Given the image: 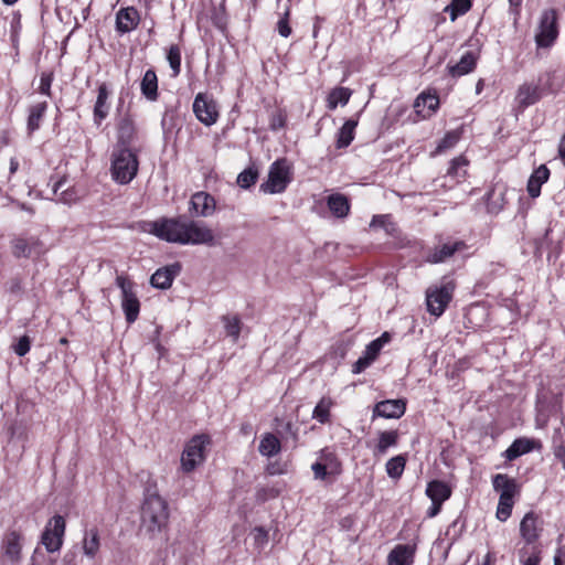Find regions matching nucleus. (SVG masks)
Returning <instances> with one entry per match:
<instances>
[{"label":"nucleus","mask_w":565,"mask_h":565,"mask_svg":"<svg viewBox=\"0 0 565 565\" xmlns=\"http://www.w3.org/2000/svg\"><path fill=\"white\" fill-rule=\"evenodd\" d=\"M513 499L514 498H504V497L499 498V503H498V508H497V518L500 521L504 522L511 516L512 509L514 505Z\"/></svg>","instance_id":"nucleus-44"},{"label":"nucleus","mask_w":565,"mask_h":565,"mask_svg":"<svg viewBox=\"0 0 565 565\" xmlns=\"http://www.w3.org/2000/svg\"><path fill=\"white\" fill-rule=\"evenodd\" d=\"M167 60L173 72V76H178L181 72V50L178 45L173 44L169 47Z\"/></svg>","instance_id":"nucleus-43"},{"label":"nucleus","mask_w":565,"mask_h":565,"mask_svg":"<svg viewBox=\"0 0 565 565\" xmlns=\"http://www.w3.org/2000/svg\"><path fill=\"white\" fill-rule=\"evenodd\" d=\"M285 161H275L270 166L268 179L260 185V190L270 194L282 192L290 181Z\"/></svg>","instance_id":"nucleus-9"},{"label":"nucleus","mask_w":565,"mask_h":565,"mask_svg":"<svg viewBox=\"0 0 565 565\" xmlns=\"http://www.w3.org/2000/svg\"><path fill=\"white\" fill-rule=\"evenodd\" d=\"M461 132L459 130L448 131L445 137L440 140L436 148L437 153H441L447 149L455 147V145L460 140Z\"/></svg>","instance_id":"nucleus-46"},{"label":"nucleus","mask_w":565,"mask_h":565,"mask_svg":"<svg viewBox=\"0 0 565 565\" xmlns=\"http://www.w3.org/2000/svg\"><path fill=\"white\" fill-rule=\"evenodd\" d=\"M381 350H382V347H381L380 341L373 340L366 345L363 354L373 362L377 358Z\"/></svg>","instance_id":"nucleus-51"},{"label":"nucleus","mask_w":565,"mask_h":565,"mask_svg":"<svg viewBox=\"0 0 565 565\" xmlns=\"http://www.w3.org/2000/svg\"><path fill=\"white\" fill-rule=\"evenodd\" d=\"M253 537L255 544L258 547H263L268 541V532L262 526L255 527L253 531Z\"/></svg>","instance_id":"nucleus-54"},{"label":"nucleus","mask_w":565,"mask_h":565,"mask_svg":"<svg viewBox=\"0 0 565 565\" xmlns=\"http://www.w3.org/2000/svg\"><path fill=\"white\" fill-rule=\"evenodd\" d=\"M540 559L541 558L539 553L534 552L526 559L523 561V565H539Z\"/></svg>","instance_id":"nucleus-61"},{"label":"nucleus","mask_w":565,"mask_h":565,"mask_svg":"<svg viewBox=\"0 0 565 565\" xmlns=\"http://www.w3.org/2000/svg\"><path fill=\"white\" fill-rule=\"evenodd\" d=\"M109 98V90L106 84H100L98 87V94L94 106V121L97 125L108 116L109 105L107 103Z\"/></svg>","instance_id":"nucleus-25"},{"label":"nucleus","mask_w":565,"mask_h":565,"mask_svg":"<svg viewBox=\"0 0 565 565\" xmlns=\"http://www.w3.org/2000/svg\"><path fill=\"white\" fill-rule=\"evenodd\" d=\"M415 548L399 544L396 545L387 556L388 565H412L414 562Z\"/></svg>","instance_id":"nucleus-22"},{"label":"nucleus","mask_w":565,"mask_h":565,"mask_svg":"<svg viewBox=\"0 0 565 565\" xmlns=\"http://www.w3.org/2000/svg\"><path fill=\"white\" fill-rule=\"evenodd\" d=\"M224 328L226 334L234 341H237L241 333V320L237 316H224L223 317Z\"/></svg>","instance_id":"nucleus-42"},{"label":"nucleus","mask_w":565,"mask_h":565,"mask_svg":"<svg viewBox=\"0 0 565 565\" xmlns=\"http://www.w3.org/2000/svg\"><path fill=\"white\" fill-rule=\"evenodd\" d=\"M522 1L523 0H509L510 12L514 15L515 19L520 14V9H521V6H522Z\"/></svg>","instance_id":"nucleus-59"},{"label":"nucleus","mask_w":565,"mask_h":565,"mask_svg":"<svg viewBox=\"0 0 565 565\" xmlns=\"http://www.w3.org/2000/svg\"><path fill=\"white\" fill-rule=\"evenodd\" d=\"M443 502L431 501V507L427 510L428 518H435L441 510Z\"/></svg>","instance_id":"nucleus-58"},{"label":"nucleus","mask_w":565,"mask_h":565,"mask_svg":"<svg viewBox=\"0 0 565 565\" xmlns=\"http://www.w3.org/2000/svg\"><path fill=\"white\" fill-rule=\"evenodd\" d=\"M330 212L339 218L345 217L350 212V202L344 194L333 193L327 198Z\"/></svg>","instance_id":"nucleus-27"},{"label":"nucleus","mask_w":565,"mask_h":565,"mask_svg":"<svg viewBox=\"0 0 565 565\" xmlns=\"http://www.w3.org/2000/svg\"><path fill=\"white\" fill-rule=\"evenodd\" d=\"M544 524V520L540 514L529 511L520 522V536L526 544H534L542 536Z\"/></svg>","instance_id":"nucleus-10"},{"label":"nucleus","mask_w":565,"mask_h":565,"mask_svg":"<svg viewBox=\"0 0 565 565\" xmlns=\"http://www.w3.org/2000/svg\"><path fill=\"white\" fill-rule=\"evenodd\" d=\"M398 441L397 430H384L379 435L377 444L374 448L373 455L375 457H382L386 455L388 448L395 447Z\"/></svg>","instance_id":"nucleus-29"},{"label":"nucleus","mask_w":565,"mask_h":565,"mask_svg":"<svg viewBox=\"0 0 565 565\" xmlns=\"http://www.w3.org/2000/svg\"><path fill=\"white\" fill-rule=\"evenodd\" d=\"M257 178L258 171L254 168H247L237 175L236 182L242 189H248L255 184Z\"/></svg>","instance_id":"nucleus-45"},{"label":"nucleus","mask_w":565,"mask_h":565,"mask_svg":"<svg viewBox=\"0 0 565 565\" xmlns=\"http://www.w3.org/2000/svg\"><path fill=\"white\" fill-rule=\"evenodd\" d=\"M47 109V103L46 102H40L34 105H32L29 108V116H28V131L30 134L34 132L40 128L41 120L44 117V114Z\"/></svg>","instance_id":"nucleus-32"},{"label":"nucleus","mask_w":565,"mask_h":565,"mask_svg":"<svg viewBox=\"0 0 565 565\" xmlns=\"http://www.w3.org/2000/svg\"><path fill=\"white\" fill-rule=\"evenodd\" d=\"M12 254L15 258H30L44 253L43 243L35 236H15L11 239Z\"/></svg>","instance_id":"nucleus-11"},{"label":"nucleus","mask_w":565,"mask_h":565,"mask_svg":"<svg viewBox=\"0 0 565 565\" xmlns=\"http://www.w3.org/2000/svg\"><path fill=\"white\" fill-rule=\"evenodd\" d=\"M210 444L206 435H196L185 445L181 456V468L184 472L193 471L205 459V447Z\"/></svg>","instance_id":"nucleus-5"},{"label":"nucleus","mask_w":565,"mask_h":565,"mask_svg":"<svg viewBox=\"0 0 565 565\" xmlns=\"http://www.w3.org/2000/svg\"><path fill=\"white\" fill-rule=\"evenodd\" d=\"M140 17L134 7L120 9L116 14V28L120 33H128L137 28Z\"/></svg>","instance_id":"nucleus-20"},{"label":"nucleus","mask_w":565,"mask_h":565,"mask_svg":"<svg viewBox=\"0 0 565 565\" xmlns=\"http://www.w3.org/2000/svg\"><path fill=\"white\" fill-rule=\"evenodd\" d=\"M277 30L284 38H288L291 34V28L289 25V9H287L284 15L279 19Z\"/></svg>","instance_id":"nucleus-49"},{"label":"nucleus","mask_w":565,"mask_h":565,"mask_svg":"<svg viewBox=\"0 0 565 565\" xmlns=\"http://www.w3.org/2000/svg\"><path fill=\"white\" fill-rule=\"evenodd\" d=\"M351 95L352 90L350 88L335 87L328 95L327 107L330 110H333L338 105L345 106L349 103Z\"/></svg>","instance_id":"nucleus-33"},{"label":"nucleus","mask_w":565,"mask_h":565,"mask_svg":"<svg viewBox=\"0 0 565 565\" xmlns=\"http://www.w3.org/2000/svg\"><path fill=\"white\" fill-rule=\"evenodd\" d=\"M312 472L316 479L324 480L329 475V471L326 469L324 465L320 461L315 462L311 466Z\"/></svg>","instance_id":"nucleus-56"},{"label":"nucleus","mask_w":565,"mask_h":565,"mask_svg":"<svg viewBox=\"0 0 565 565\" xmlns=\"http://www.w3.org/2000/svg\"><path fill=\"white\" fill-rule=\"evenodd\" d=\"M23 546V535L13 530L7 532L1 540V554L12 563H19Z\"/></svg>","instance_id":"nucleus-14"},{"label":"nucleus","mask_w":565,"mask_h":565,"mask_svg":"<svg viewBox=\"0 0 565 565\" xmlns=\"http://www.w3.org/2000/svg\"><path fill=\"white\" fill-rule=\"evenodd\" d=\"M550 170L545 164H541L531 174L527 181V193L531 198H537L541 194V186L548 180Z\"/></svg>","instance_id":"nucleus-23"},{"label":"nucleus","mask_w":565,"mask_h":565,"mask_svg":"<svg viewBox=\"0 0 565 565\" xmlns=\"http://www.w3.org/2000/svg\"><path fill=\"white\" fill-rule=\"evenodd\" d=\"M371 227H382L388 234L393 232L394 224L390 221V215H375L371 221Z\"/></svg>","instance_id":"nucleus-48"},{"label":"nucleus","mask_w":565,"mask_h":565,"mask_svg":"<svg viewBox=\"0 0 565 565\" xmlns=\"http://www.w3.org/2000/svg\"><path fill=\"white\" fill-rule=\"evenodd\" d=\"M82 544L84 555L90 559L95 558L100 547V539L97 529L94 527L85 531Z\"/></svg>","instance_id":"nucleus-30"},{"label":"nucleus","mask_w":565,"mask_h":565,"mask_svg":"<svg viewBox=\"0 0 565 565\" xmlns=\"http://www.w3.org/2000/svg\"><path fill=\"white\" fill-rule=\"evenodd\" d=\"M65 181L58 180L53 185V192L56 196H58V201L65 203V204H72L76 200L75 192L71 189L62 190V192L58 194V191L63 188Z\"/></svg>","instance_id":"nucleus-47"},{"label":"nucleus","mask_w":565,"mask_h":565,"mask_svg":"<svg viewBox=\"0 0 565 565\" xmlns=\"http://www.w3.org/2000/svg\"><path fill=\"white\" fill-rule=\"evenodd\" d=\"M553 454L556 459H558L562 462V467L565 470V445L564 439L561 429H555L553 437Z\"/></svg>","instance_id":"nucleus-41"},{"label":"nucleus","mask_w":565,"mask_h":565,"mask_svg":"<svg viewBox=\"0 0 565 565\" xmlns=\"http://www.w3.org/2000/svg\"><path fill=\"white\" fill-rule=\"evenodd\" d=\"M455 287L452 280H447L443 281L440 285L430 286L426 290V305L430 315L439 317L444 313L452 299Z\"/></svg>","instance_id":"nucleus-4"},{"label":"nucleus","mask_w":565,"mask_h":565,"mask_svg":"<svg viewBox=\"0 0 565 565\" xmlns=\"http://www.w3.org/2000/svg\"><path fill=\"white\" fill-rule=\"evenodd\" d=\"M372 364V361L366 358L364 354L358 359V361L352 366V372L354 374H359L363 372L366 367H369Z\"/></svg>","instance_id":"nucleus-55"},{"label":"nucleus","mask_w":565,"mask_h":565,"mask_svg":"<svg viewBox=\"0 0 565 565\" xmlns=\"http://www.w3.org/2000/svg\"><path fill=\"white\" fill-rule=\"evenodd\" d=\"M470 8V0H451V2L445 8V11L449 13L450 20L455 21L459 15L468 12Z\"/></svg>","instance_id":"nucleus-40"},{"label":"nucleus","mask_w":565,"mask_h":565,"mask_svg":"<svg viewBox=\"0 0 565 565\" xmlns=\"http://www.w3.org/2000/svg\"><path fill=\"white\" fill-rule=\"evenodd\" d=\"M51 85H52V75L51 74H45L43 73L41 75V79H40V92L44 95H50V92H51Z\"/></svg>","instance_id":"nucleus-57"},{"label":"nucleus","mask_w":565,"mask_h":565,"mask_svg":"<svg viewBox=\"0 0 565 565\" xmlns=\"http://www.w3.org/2000/svg\"><path fill=\"white\" fill-rule=\"evenodd\" d=\"M142 230L161 241L181 245H216L213 231L204 223L189 220L184 215L161 217L146 222Z\"/></svg>","instance_id":"nucleus-1"},{"label":"nucleus","mask_w":565,"mask_h":565,"mask_svg":"<svg viewBox=\"0 0 565 565\" xmlns=\"http://www.w3.org/2000/svg\"><path fill=\"white\" fill-rule=\"evenodd\" d=\"M285 125L284 118L281 116L274 117L271 122V128L274 130H277L279 128H282Z\"/></svg>","instance_id":"nucleus-62"},{"label":"nucleus","mask_w":565,"mask_h":565,"mask_svg":"<svg viewBox=\"0 0 565 565\" xmlns=\"http://www.w3.org/2000/svg\"><path fill=\"white\" fill-rule=\"evenodd\" d=\"M190 211L194 212L195 215L207 217L211 216L216 209L214 198L207 192H196L192 195L190 201Z\"/></svg>","instance_id":"nucleus-17"},{"label":"nucleus","mask_w":565,"mask_h":565,"mask_svg":"<svg viewBox=\"0 0 565 565\" xmlns=\"http://www.w3.org/2000/svg\"><path fill=\"white\" fill-rule=\"evenodd\" d=\"M30 338L28 335H23L19 339L13 349L17 355L24 356L30 351Z\"/></svg>","instance_id":"nucleus-50"},{"label":"nucleus","mask_w":565,"mask_h":565,"mask_svg":"<svg viewBox=\"0 0 565 565\" xmlns=\"http://www.w3.org/2000/svg\"><path fill=\"white\" fill-rule=\"evenodd\" d=\"M76 553L75 552H66L63 561L70 565L75 564Z\"/></svg>","instance_id":"nucleus-63"},{"label":"nucleus","mask_w":565,"mask_h":565,"mask_svg":"<svg viewBox=\"0 0 565 565\" xmlns=\"http://www.w3.org/2000/svg\"><path fill=\"white\" fill-rule=\"evenodd\" d=\"M140 89L142 95L151 102L157 100L158 98V77L153 70L146 71L141 84Z\"/></svg>","instance_id":"nucleus-31"},{"label":"nucleus","mask_w":565,"mask_h":565,"mask_svg":"<svg viewBox=\"0 0 565 565\" xmlns=\"http://www.w3.org/2000/svg\"><path fill=\"white\" fill-rule=\"evenodd\" d=\"M467 248L463 241H448L435 248L430 249L426 255V262L438 264L450 258L455 253L462 252Z\"/></svg>","instance_id":"nucleus-15"},{"label":"nucleus","mask_w":565,"mask_h":565,"mask_svg":"<svg viewBox=\"0 0 565 565\" xmlns=\"http://www.w3.org/2000/svg\"><path fill=\"white\" fill-rule=\"evenodd\" d=\"M180 270L181 266L178 263L159 268L152 274L150 284L158 289H168L171 287L173 279L179 275Z\"/></svg>","instance_id":"nucleus-18"},{"label":"nucleus","mask_w":565,"mask_h":565,"mask_svg":"<svg viewBox=\"0 0 565 565\" xmlns=\"http://www.w3.org/2000/svg\"><path fill=\"white\" fill-rule=\"evenodd\" d=\"M331 406H332L331 398L322 397L319 401V403L316 405L313 413H312V417L321 424L329 422Z\"/></svg>","instance_id":"nucleus-39"},{"label":"nucleus","mask_w":565,"mask_h":565,"mask_svg":"<svg viewBox=\"0 0 565 565\" xmlns=\"http://www.w3.org/2000/svg\"><path fill=\"white\" fill-rule=\"evenodd\" d=\"M281 436L286 439L291 438L294 444L297 443L298 439V429L294 426L291 422H287L284 424L282 430L279 431Z\"/></svg>","instance_id":"nucleus-52"},{"label":"nucleus","mask_w":565,"mask_h":565,"mask_svg":"<svg viewBox=\"0 0 565 565\" xmlns=\"http://www.w3.org/2000/svg\"><path fill=\"white\" fill-rule=\"evenodd\" d=\"M358 126L356 119H348L338 132L337 147L345 148L354 139V130Z\"/></svg>","instance_id":"nucleus-35"},{"label":"nucleus","mask_w":565,"mask_h":565,"mask_svg":"<svg viewBox=\"0 0 565 565\" xmlns=\"http://www.w3.org/2000/svg\"><path fill=\"white\" fill-rule=\"evenodd\" d=\"M558 35L557 12L555 9L543 11L540 20L539 32L535 42L539 47L551 46Z\"/></svg>","instance_id":"nucleus-6"},{"label":"nucleus","mask_w":565,"mask_h":565,"mask_svg":"<svg viewBox=\"0 0 565 565\" xmlns=\"http://www.w3.org/2000/svg\"><path fill=\"white\" fill-rule=\"evenodd\" d=\"M492 486L500 493V497L514 498L518 493L516 481L504 473L495 475L492 479Z\"/></svg>","instance_id":"nucleus-24"},{"label":"nucleus","mask_w":565,"mask_h":565,"mask_svg":"<svg viewBox=\"0 0 565 565\" xmlns=\"http://www.w3.org/2000/svg\"><path fill=\"white\" fill-rule=\"evenodd\" d=\"M565 558V548L558 547L554 555V565H563Z\"/></svg>","instance_id":"nucleus-60"},{"label":"nucleus","mask_w":565,"mask_h":565,"mask_svg":"<svg viewBox=\"0 0 565 565\" xmlns=\"http://www.w3.org/2000/svg\"><path fill=\"white\" fill-rule=\"evenodd\" d=\"M21 289V285H20V281L14 279L11 281V285H10V291L11 292H18L20 291Z\"/></svg>","instance_id":"nucleus-64"},{"label":"nucleus","mask_w":565,"mask_h":565,"mask_svg":"<svg viewBox=\"0 0 565 565\" xmlns=\"http://www.w3.org/2000/svg\"><path fill=\"white\" fill-rule=\"evenodd\" d=\"M320 460L329 471V475L338 476L341 473L342 465L334 452L323 449L320 455Z\"/></svg>","instance_id":"nucleus-37"},{"label":"nucleus","mask_w":565,"mask_h":565,"mask_svg":"<svg viewBox=\"0 0 565 565\" xmlns=\"http://www.w3.org/2000/svg\"><path fill=\"white\" fill-rule=\"evenodd\" d=\"M116 284L121 290V307L126 321L132 323L137 320L140 311V302L132 290V284L122 276L116 278Z\"/></svg>","instance_id":"nucleus-8"},{"label":"nucleus","mask_w":565,"mask_h":565,"mask_svg":"<svg viewBox=\"0 0 565 565\" xmlns=\"http://www.w3.org/2000/svg\"><path fill=\"white\" fill-rule=\"evenodd\" d=\"M535 447H540V443L537 440L525 437L518 438L504 451V457L507 460L512 461L522 455L531 452Z\"/></svg>","instance_id":"nucleus-21"},{"label":"nucleus","mask_w":565,"mask_h":565,"mask_svg":"<svg viewBox=\"0 0 565 565\" xmlns=\"http://www.w3.org/2000/svg\"><path fill=\"white\" fill-rule=\"evenodd\" d=\"M193 111L196 118L205 126H212L218 118V109L215 100L203 93H199L195 96Z\"/></svg>","instance_id":"nucleus-12"},{"label":"nucleus","mask_w":565,"mask_h":565,"mask_svg":"<svg viewBox=\"0 0 565 565\" xmlns=\"http://www.w3.org/2000/svg\"><path fill=\"white\" fill-rule=\"evenodd\" d=\"M406 411V401L403 398L385 399L375 404L373 408L372 419L376 417L383 418H401Z\"/></svg>","instance_id":"nucleus-16"},{"label":"nucleus","mask_w":565,"mask_h":565,"mask_svg":"<svg viewBox=\"0 0 565 565\" xmlns=\"http://www.w3.org/2000/svg\"><path fill=\"white\" fill-rule=\"evenodd\" d=\"M65 527V519L58 514L47 522L42 534V544L49 553L57 552L62 547Z\"/></svg>","instance_id":"nucleus-7"},{"label":"nucleus","mask_w":565,"mask_h":565,"mask_svg":"<svg viewBox=\"0 0 565 565\" xmlns=\"http://www.w3.org/2000/svg\"><path fill=\"white\" fill-rule=\"evenodd\" d=\"M439 106V98L436 94L422 93L414 102V109L420 119L433 116Z\"/></svg>","instance_id":"nucleus-19"},{"label":"nucleus","mask_w":565,"mask_h":565,"mask_svg":"<svg viewBox=\"0 0 565 565\" xmlns=\"http://www.w3.org/2000/svg\"><path fill=\"white\" fill-rule=\"evenodd\" d=\"M546 76L547 81L546 83L542 84V86L536 84L524 83L519 87L515 99L521 107L525 108L531 105H534L542 98L544 92H555L554 89L551 88V74H546Z\"/></svg>","instance_id":"nucleus-13"},{"label":"nucleus","mask_w":565,"mask_h":565,"mask_svg":"<svg viewBox=\"0 0 565 565\" xmlns=\"http://www.w3.org/2000/svg\"><path fill=\"white\" fill-rule=\"evenodd\" d=\"M467 166V160L462 157H458L451 160L447 173L454 177H460L459 170Z\"/></svg>","instance_id":"nucleus-53"},{"label":"nucleus","mask_w":565,"mask_h":565,"mask_svg":"<svg viewBox=\"0 0 565 565\" xmlns=\"http://www.w3.org/2000/svg\"><path fill=\"white\" fill-rule=\"evenodd\" d=\"M477 56L473 52H466L455 65H448L451 76L459 77L472 72L476 67Z\"/></svg>","instance_id":"nucleus-26"},{"label":"nucleus","mask_w":565,"mask_h":565,"mask_svg":"<svg viewBox=\"0 0 565 565\" xmlns=\"http://www.w3.org/2000/svg\"><path fill=\"white\" fill-rule=\"evenodd\" d=\"M135 134L134 121L129 117H124L118 126V146L128 147Z\"/></svg>","instance_id":"nucleus-36"},{"label":"nucleus","mask_w":565,"mask_h":565,"mask_svg":"<svg viewBox=\"0 0 565 565\" xmlns=\"http://www.w3.org/2000/svg\"><path fill=\"white\" fill-rule=\"evenodd\" d=\"M426 495L431 501L445 502L451 495V488L444 481L433 480L428 482L426 488Z\"/></svg>","instance_id":"nucleus-28"},{"label":"nucleus","mask_w":565,"mask_h":565,"mask_svg":"<svg viewBox=\"0 0 565 565\" xmlns=\"http://www.w3.org/2000/svg\"><path fill=\"white\" fill-rule=\"evenodd\" d=\"M137 153L128 147H116L110 158L111 179L121 185L130 183L138 173Z\"/></svg>","instance_id":"nucleus-2"},{"label":"nucleus","mask_w":565,"mask_h":565,"mask_svg":"<svg viewBox=\"0 0 565 565\" xmlns=\"http://www.w3.org/2000/svg\"><path fill=\"white\" fill-rule=\"evenodd\" d=\"M406 465V458L403 455L391 458L386 465V473L392 479H398L402 477Z\"/></svg>","instance_id":"nucleus-38"},{"label":"nucleus","mask_w":565,"mask_h":565,"mask_svg":"<svg viewBox=\"0 0 565 565\" xmlns=\"http://www.w3.org/2000/svg\"><path fill=\"white\" fill-rule=\"evenodd\" d=\"M168 518L167 502L156 493L148 495L141 511L142 523L147 530L153 533L160 532L167 525Z\"/></svg>","instance_id":"nucleus-3"},{"label":"nucleus","mask_w":565,"mask_h":565,"mask_svg":"<svg viewBox=\"0 0 565 565\" xmlns=\"http://www.w3.org/2000/svg\"><path fill=\"white\" fill-rule=\"evenodd\" d=\"M279 439L270 433L265 434L259 443L258 450L265 457H273L280 451Z\"/></svg>","instance_id":"nucleus-34"}]
</instances>
